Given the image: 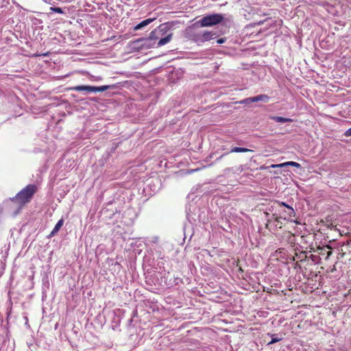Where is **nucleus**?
I'll list each match as a JSON object with an SVG mask.
<instances>
[{
	"label": "nucleus",
	"mask_w": 351,
	"mask_h": 351,
	"mask_svg": "<svg viewBox=\"0 0 351 351\" xmlns=\"http://www.w3.org/2000/svg\"><path fill=\"white\" fill-rule=\"evenodd\" d=\"M216 36V33L209 31H204L202 32L197 33L193 36V40L200 45L206 41L210 40L214 38Z\"/></svg>",
	"instance_id": "nucleus-4"
},
{
	"label": "nucleus",
	"mask_w": 351,
	"mask_h": 351,
	"mask_svg": "<svg viewBox=\"0 0 351 351\" xmlns=\"http://www.w3.org/2000/svg\"><path fill=\"white\" fill-rule=\"evenodd\" d=\"M277 166L278 167L292 166V167H300V165L299 163L296 162L289 161V162H284V163L280 164V165H278Z\"/></svg>",
	"instance_id": "nucleus-11"
},
{
	"label": "nucleus",
	"mask_w": 351,
	"mask_h": 351,
	"mask_svg": "<svg viewBox=\"0 0 351 351\" xmlns=\"http://www.w3.org/2000/svg\"><path fill=\"white\" fill-rule=\"evenodd\" d=\"M345 134L347 136H351V128H349L345 133Z\"/></svg>",
	"instance_id": "nucleus-17"
},
{
	"label": "nucleus",
	"mask_w": 351,
	"mask_h": 351,
	"mask_svg": "<svg viewBox=\"0 0 351 351\" xmlns=\"http://www.w3.org/2000/svg\"><path fill=\"white\" fill-rule=\"evenodd\" d=\"M271 120H274L276 122L279 123H287V122H291L292 119L289 118H285L282 117H278V116H271L269 117Z\"/></svg>",
	"instance_id": "nucleus-9"
},
{
	"label": "nucleus",
	"mask_w": 351,
	"mask_h": 351,
	"mask_svg": "<svg viewBox=\"0 0 351 351\" xmlns=\"http://www.w3.org/2000/svg\"><path fill=\"white\" fill-rule=\"evenodd\" d=\"M226 42V38H219L217 40V44H223Z\"/></svg>",
	"instance_id": "nucleus-16"
},
{
	"label": "nucleus",
	"mask_w": 351,
	"mask_h": 351,
	"mask_svg": "<svg viewBox=\"0 0 351 351\" xmlns=\"http://www.w3.org/2000/svg\"><path fill=\"white\" fill-rule=\"evenodd\" d=\"M224 17L220 14H213L204 16L199 21L201 27H210L220 23Z\"/></svg>",
	"instance_id": "nucleus-3"
},
{
	"label": "nucleus",
	"mask_w": 351,
	"mask_h": 351,
	"mask_svg": "<svg viewBox=\"0 0 351 351\" xmlns=\"http://www.w3.org/2000/svg\"><path fill=\"white\" fill-rule=\"evenodd\" d=\"M37 190L34 184H29L19 192L15 197L10 199L5 204L8 211L12 217L16 216L23 206L29 202Z\"/></svg>",
	"instance_id": "nucleus-1"
},
{
	"label": "nucleus",
	"mask_w": 351,
	"mask_h": 351,
	"mask_svg": "<svg viewBox=\"0 0 351 351\" xmlns=\"http://www.w3.org/2000/svg\"><path fill=\"white\" fill-rule=\"evenodd\" d=\"M252 152V150L249 149L247 148L239 147H233L230 150L231 153H233V152H236V153H238V152Z\"/></svg>",
	"instance_id": "nucleus-10"
},
{
	"label": "nucleus",
	"mask_w": 351,
	"mask_h": 351,
	"mask_svg": "<svg viewBox=\"0 0 351 351\" xmlns=\"http://www.w3.org/2000/svg\"><path fill=\"white\" fill-rule=\"evenodd\" d=\"M269 99V97L267 95H259L255 97L247 98L244 103H250V102H257V101H264L267 102Z\"/></svg>",
	"instance_id": "nucleus-5"
},
{
	"label": "nucleus",
	"mask_w": 351,
	"mask_h": 351,
	"mask_svg": "<svg viewBox=\"0 0 351 351\" xmlns=\"http://www.w3.org/2000/svg\"><path fill=\"white\" fill-rule=\"evenodd\" d=\"M63 224H64V220L62 219H60L56 224L55 227L53 228V229L52 230L51 233L49 234V237H52L55 236L58 232V231L60 230V228H62Z\"/></svg>",
	"instance_id": "nucleus-7"
},
{
	"label": "nucleus",
	"mask_w": 351,
	"mask_h": 351,
	"mask_svg": "<svg viewBox=\"0 0 351 351\" xmlns=\"http://www.w3.org/2000/svg\"><path fill=\"white\" fill-rule=\"evenodd\" d=\"M108 86H94V93L104 92L108 89Z\"/></svg>",
	"instance_id": "nucleus-13"
},
{
	"label": "nucleus",
	"mask_w": 351,
	"mask_h": 351,
	"mask_svg": "<svg viewBox=\"0 0 351 351\" xmlns=\"http://www.w3.org/2000/svg\"><path fill=\"white\" fill-rule=\"evenodd\" d=\"M50 10L51 11L54 12H57V13H59V14H63L64 13V12L62 10V8H58V7H51Z\"/></svg>",
	"instance_id": "nucleus-14"
},
{
	"label": "nucleus",
	"mask_w": 351,
	"mask_h": 351,
	"mask_svg": "<svg viewBox=\"0 0 351 351\" xmlns=\"http://www.w3.org/2000/svg\"><path fill=\"white\" fill-rule=\"evenodd\" d=\"M154 21L153 19H145L144 21H143L142 22H141L140 23L137 24L135 27H134V29L135 30H138V29H142L143 27L148 25L149 23H151L152 21Z\"/></svg>",
	"instance_id": "nucleus-8"
},
{
	"label": "nucleus",
	"mask_w": 351,
	"mask_h": 351,
	"mask_svg": "<svg viewBox=\"0 0 351 351\" xmlns=\"http://www.w3.org/2000/svg\"><path fill=\"white\" fill-rule=\"evenodd\" d=\"M271 341L268 343V344H273V343H275L276 342H278L282 340V337H278V335H271Z\"/></svg>",
	"instance_id": "nucleus-12"
},
{
	"label": "nucleus",
	"mask_w": 351,
	"mask_h": 351,
	"mask_svg": "<svg viewBox=\"0 0 351 351\" xmlns=\"http://www.w3.org/2000/svg\"><path fill=\"white\" fill-rule=\"evenodd\" d=\"M332 252H328V254H327V257H329L330 255H331Z\"/></svg>",
	"instance_id": "nucleus-18"
},
{
	"label": "nucleus",
	"mask_w": 351,
	"mask_h": 351,
	"mask_svg": "<svg viewBox=\"0 0 351 351\" xmlns=\"http://www.w3.org/2000/svg\"><path fill=\"white\" fill-rule=\"evenodd\" d=\"M282 205L286 206V207H287L289 208V215H291L292 214L294 213V210H293V209L291 207H290L289 206L287 205L285 203H282Z\"/></svg>",
	"instance_id": "nucleus-15"
},
{
	"label": "nucleus",
	"mask_w": 351,
	"mask_h": 351,
	"mask_svg": "<svg viewBox=\"0 0 351 351\" xmlns=\"http://www.w3.org/2000/svg\"><path fill=\"white\" fill-rule=\"evenodd\" d=\"M173 34L169 31V26L167 23L161 24L158 29L153 30L149 34L150 40H158L157 47L163 46L171 41Z\"/></svg>",
	"instance_id": "nucleus-2"
},
{
	"label": "nucleus",
	"mask_w": 351,
	"mask_h": 351,
	"mask_svg": "<svg viewBox=\"0 0 351 351\" xmlns=\"http://www.w3.org/2000/svg\"><path fill=\"white\" fill-rule=\"evenodd\" d=\"M94 86L87 85L76 86L72 88V90L76 91H86L87 93H94Z\"/></svg>",
	"instance_id": "nucleus-6"
}]
</instances>
